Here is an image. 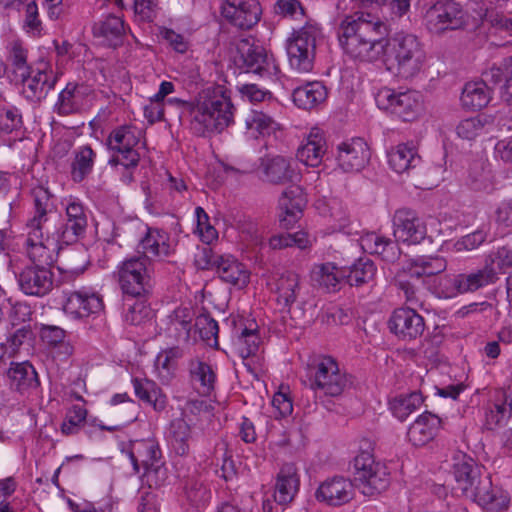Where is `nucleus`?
<instances>
[{"label": "nucleus", "mask_w": 512, "mask_h": 512, "mask_svg": "<svg viewBox=\"0 0 512 512\" xmlns=\"http://www.w3.org/2000/svg\"><path fill=\"white\" fill-rule=\"evenodd\" d=\"M195 312L191 307H178L170 315L169 331L179 342H189Z\"/></svg>", "instance_id": "obj_45"}, {"label": "nucleus", "mask_w": 512, "mask_h": 512, "mask_svg": "<svg viewBox=\"0 0 512 512\" xmlns=\"http://www.w3.org/2000/svg\"><path fill=\"white\" fill-rule=\"evenodd\" d=\"M370 159V149L362 138H351L336 147V162L344 172L362 170Z\"/></svg>", "instance_id": "obj_18"}, {"label": "nucleus", "mask_w": 512, "mask_h": 512, "mask_svg": "<svg viewBox=\"0 0 512 512\" xmlns=\"http://www.w3.org/2000/svg\"><path fill=\"white\" fill-rule=\"evenodd\" d=\"M512 407L503 403H494L486 409L484 427L487 430H495L503 426L511 415Z\"/></svg>", "instance_id": "obj_60"}, {"label": "nucleus", "mask_w": 512, "mask_h": 512, "mask_svg": "<svg viewBox=\"0 0 512 512\" xmlns=\"http://www.w3.org/2000/svg\"><path fill=\"white\" fill-rule=\"evenodd\" d=\"M87 216L84 207L77 199L70 198L66 204V223L58 229L62 235V242L70 245L85 233Z\"/></svg>", "instance_id": "obj_23"}, {"label": "nucleus", "mask_w": 512, "mask_h": 512, "mask_svg": "<svg viewBox=\"0 0 512 512\" xmlns=\"http://www.w3.org/2000/svg\"><path fill=\"white\" fill-rule=\"evenodd\" d=\"M168 439L175 454L179 456H187L189 454L192 429L183 416L175 418L170 422Z\"/></svg>", "instance_id": "obj_40"}, {"label": "nucleus", "mask_w": 512, "mask_h": 512, "mask_svg": "<svg viewBox=\"0 0 512 512\" xmlns=\"http://www.w3.org/2000/svg\"><path fill=\"white\" fill-rule=\"evenodd\" d=\"M22 28L30 37L39 38L44 34L43 22L40 19L38 5L35 1H30L25 6Z\"/></svg>", "instance_id": "obj_59"}, {"label": "nucleus", "mask_w": 512, "mask_h": 512, "mask_svg": "<svg viewBox=\"0 0 512 512\" xmlns=\"http://www.w3.org/2000/svg\"><path fill=\"white\" fill-rule=\"evenodd\" d=\"M488 512H498L508 507L509 498L503 491L492 485L488 475L482 476L464 495Z\"/></svg>", "instance_id": "obj_20"}, {"label": "nucleus", "mask_w": 512, "mask_h": 512, "mask_svg": "<svg viewBox=\"0 0 512 512\" xmlns=\"http://www.w3.org/2000/svg\"><path fill=\"white\" fill-rule=\"evenodd\" d=\"M381 57L386 69L402 80L418 76L427 62L423 43L416 35L406 32H397L387 38Z\"/></svg>", "instance_id": "obj_3"}, {"label": "nucleus", "mask_w": 512, "mask_h": 512, "mask_svg": "<svg viewBox=\"0 0 512 512\" xmlns=\"http://www.w3.org/2000/svg\"><path fill=\"white\" fill-rule=\"evenodd\" d=\"M390 331L402 341L410 342L419 338L425 329L424 318L414 309H395L388 321Z\"/></svg>", "instance_id": "obj_19"}, {"label": "nucleus", "mask_w": 512, "mask_h": 512, "mask_svg": "<svg viewBox=\"0 0 512 512\" xmlns=\"http://www.w3.org/2000/svg\"><path fill=\"white\" fill-rule=\"evenodd\" d=\"M453 474L463 496L482 477L481 468L474 459L462 453L454 457Z\"/></svg>", "instance_id": "obj_30"}, {"label": "nucleus", "mask_w": 512, "mask_h": 512, "mask_svg": "<svg viewBox=\"0 0 512 512\" xmlns=\"http://www.w3.org/2000/svg\"><path fill=\"white\" fill-rule=\"evenodd\" d=\"M488 236V230L485 228L477 229L476 231L467 234L460 239H458L455 243V249L458 252L461 251H472L478 248L481 244H483Z\"/></svg>", "instance_id": "obj_63"}, {"label": "nucleus", "mask_w": 512, "mask_h": 512, "mask_svg": "<svg viewBox=\"0 0 512 512\" xmlns=\"http://www.w3.org/2000/svg\"><path fill=\"white\" fill-rule=\"evenodd\" d=\"M234 111L231 98L222 87L206 88L189 105L190 129L202 137L220 134L233 124Z\"/></svg>", "instance_id": "obj_2"}, {"label": "nucleus", "mask_w": 512, "mask_h": 512, "mask_svg": "<svg viewBox=\"0 0 512 512\" xmlns=\"http://www.w3.org/2000/svg\"><path fill=\"white\" fill-rule=\"evenodd\" d=\"M259 344L260 338L256 323H251L249 327H244L235 342L237 351L243 358L244 365L250 372H253V369L248 359L256 356Z\"/></svg>", "instance_id": "obj_46"}, {"label": "nucleus", "mask_w": 512, "mask_h": 512, "mask_svg": "<svg viewBox=\"0 0 512 512\" xmlns=\"http://www.w3.org/2000/svg\"><path fill=\"white\" fill-rule=\"evenodd\" d=\"M468 15L462 6L454 1H438L429 7L424 15V25L433 34L440 35L449 30L464 28Z\"/></svg>", "instance_id": "obj_12"}, {"label": "nucleus", "mask_w": 512, "mask_h": 512, "mask_svg": "<svg viewBox=\"0 0 512 512\" xmlns=\"http://www.w3.org/2000/svg\"><path fill=\"white\" fill-rule=\"evenodd\" d=\"M307 199L303 189L298 185L286 188L278 201L279 222L283 228H292L303 215Z\"/></svg>", "instance_id": "obj_22"}, {"label": "nucleus", "mask_w": 512, "mask_h": 512, "mask_svg": "<svg viewBox=\"0 0 512 512\" xmlns=\"http://www.w3.org/2000/svg\"><path fill=\"white\" fill-rule=\"evenodd\" d=\"M46 265H36L24 269L18 277L20 288H50L52 273Z\"/></svg>", "instance_id": "obj_49"}, {"label": "nucleus", "mask_w": 512, "mask_h": 512, "mask_svg": "<svg viewBox=\"0 0 512 512\" xmlns=\"http://www.w3.org/2000/svg\"><path fill=\"white\" fill-rule=\"evenodd\" d=\"M149 290H123L122 302L126 310L125 319L132 325L140 324L149 316L150 310L146 305Z\"/></svg>", "instance_id": "obj_33"}, {"label": "nucleus", "mask_w": 512, "mask_h": 512, "mask_svg": "<svg viewBox=\"0 0 512 512\" xmlns=\"http://www.w3.org/2000/svg\"><path fill=\"white\" fill-rule=\"evenodd\" d=\"M247 132L252 137L270 135L277 129L274 119L262 111L253 110L245 119Z\"/></svg>", "instance_id": "obj_52"}, {"label": "nucleus", "mask_w": 512, "mask_h": 512, "mask_svg": "<svg viewBox=\"0 0 512 512\" xmlns=\"http://www.w3.org/2000/svg\"><path fill=\"white\" fill-rule=\"evenodd\" d=\"M299 483L296 466L284 464L276 477L274 500L281 505L290 503L298 492Z\"/></svg>", "instance_id": "obj_29"}, {"label": "nucleus", "mask_w": 512, "mask_h": 512, "mask_svg": "<svg viewBox=\"0 0 512 512\" xmlns=\"http://www.w3.org/2000/svg\"><path fill=\"white\" fill-rule=\"evenodd\" d=\"M117 277L121 288L151 285V276L146 267V260L142 257H133L122 262L118 267Z\"/></svg>", "instance_id": "obj_25"}, {"label": "nucleus", "mask_w": 512, "mask_h": 512, "mask_svg": "<svg viewBox=\"0 0 512 512\" xmlns=\"http://www.w3.org/2000/svg\"><path fill=\"white\" fill-rule=\"evenodd\" d=\"M102 307V300L98 295L95 293L87 295L79 290L72 292L63 305L65 312L78 317L88 316L101 310Z\"/></svg>", "instance_id": "obj_38"}, {"label": "nucleus", "mask_w": 512, "mask_h": 512, "mask_svg": "<svg viewBox=\"0 0 512 512\" xmlns=\"http://www.w3.org/2000/svg\"><path fill=\"white\" fill-rule=\"evenodd\" d=\"M446 269L441 257H420L402 264L395 272L392 284L399 288H416L419 285H436V275Z\"/></svg>", "instance_id": "obj_7"}, {"label": "nucleus", "mask_w": 512, "mask_h": 512, "mask_svg": "<svg viewBox=\"0 0 512 512\" xmlns=\"http://www.w3.org/2000/svg\"><path fill=\"white\" fill-rule=\"evenodd\" d=\"M88 88L84 85L68 83L59 93L55 105L59 115H70L82 110L87 104Z\"/></svg>", "instance_id": "obj_31"}, {"label": "nucleus", "mask_w": 512, "mask_h": 512, "mask_svg": "<svg viewBox=\"0 0 512 512\" xmlns=\"http://www.w3.org/2000/svg\"><path fill=\"white\" fill-rule=\"evenodd\" d=\"M292 96L295 105L308 110L326 100L327 89L321 82L313 81L295 88Z\"/></svg>", "instance_id": "obj_41"}, {"label": "nucleus", "mask_w": 512, "mask_h": 512, "mask_svg": "<svg viewBox=\"0 0 512 512\" xmlns=\"http://www.w3.org/2000/svg\"><path fill=\"white\" fill-rule=\"evenodd\" d=\"M264 179L273 184H285L293 181L297 173L291 167L290 160L283 156L267 157L261 161Z\"/></svg>", "instance_id": "obj_32"}, {"label": "nucleus", "mask_w": 512, "mask_h": 512, "mask_svg": "<svg viewBox=\"0 0 512 512\" xmlns=\"http://www.w3.org/2000/svg\"><path fill=\"white\" fill-rule=\"evenodd\" d=\"M184 355L183 350L178 347H170L162 350L155 359V369L162 381H169L176 368L177 361Z\"/></svg>", "instance_id": "obj_51"}, {"label": "nucleus", "mask_w": 512, "mask_h": 512, "mask_svg": "<svg viewBox=\"0 0 512 512\" xmlns=\"http://www.w3.org/2000/svg\"><path fill=\"white\" fill-rule=\"evenodd\" d=\"M63 245L57 226L26 224L25 253L35 265L52 264Z\"/></svg>", "instance_id": "obj_5"}, {"label": "nucleus", "mask_w": 512, "mask_h": 512, "mask_svg": "<svg viewBox=\"0 0 512 512\" xmlns=\"http://www.w3.org/2000/svg\"><path fill=\"white\" fill-rule=\"evenodd\" d=\"M374 98L379 109L403 121H413L422 112V96L417 91H400L382 87L376 92Z\"/></svg>", "instance_id": "obj_10"}, {"label": "nucleus", "mask_w": 512, "mask_h": 512, "mask_svg": "<svg viewBox=\"0 0 512 512\" xmlns=\"http://www.w3.org/2000/svg\"><path fill=\"white\" fill-rule=\"evenodd\" d=\"M420 162L421 158L413 143H400L388 153L389 166L398 174L408 173Z\"/></svg>", "instance_id": "obj_34"}, {"label": "nucleus", "mask_w": 512, "mask_h": 512, "mask_svg": "<svg viewBox=\"0 0 512 512\" xmlns=\"http://www.w3.org/2000/svg\"><path fill=\"white\" fill-rule=\"evenodd\" d=\"M135 395L143 402L151 405L155 411L166 408L167 397L162 389L152 380L134 377L132 379Z\"/></svg>", "instance_id": "obj_39"}, {"label": "nucleus", "mask_w": 512, "mask_h": 512, "mask_svg": "<svg viewBox=\"0 0 512 512\" xmlns=\"http://www.w3.org/2000/svg\"><path fill=\"white\" fill-rule=\"evenodd\" d=\"M392 224L396 242L417 244L426 237V225L412 209H397L394 212Z\"/></svg>", "instance_id": "obj_16"}, {"label": "nucleus", "mask_w": 512, "mask_h": 512, "mask_svg": "<svg viewBox=\"0 0 512 512\" xmlns=\"http://www.w3.org/2000/svg\"><path fill=\"white\" fill-rule=\"evenodd\" d=\"M359 242L366 253L377 255L386 262H394L400 256L397 243L378 233L367 232L360 237Z\"/></svg>", "instance_id": "obj_27"}, {"label": "nucleus", "mask_w": 512, "mask_h": 512, "mask_svg": "<svg viewBox=\"0 0 512 512\" xmlns=\"http://www.w3.org/2000/svg\"><path fill=\"white\" fill-rule=\"evenodd\" d=\"M316 499L331 507H340L354 497V484L343 476H334L323 481L316 493Z\"/></svg>", "instance_id": "obj_21"}, {"label": "nucleus", "mask_w": 512, "mask_h": 512, "mask_svg": "<svg viewBox=\"0 0 512 512\" xmlns=\"http://www.w3.org/2000/svg\"><path fill=\"white\" fill-rule=\"evenodd\" d=\"M484 77L493 84H501L502 98L512 104V57L504 59L499 65L491 66Z\"/></svg>", "instance_id": "obj_44"}, {"label": "nucleus", "mask_w": 512, "mask_h": 512, "mask_svg": "<svg viewBox=\"0 0 512 512\" xmlns=\"http://www.w3.org/2000/svg\"><path fill=\"white\" fill-rule=\"evenodd\" d=\"M498 280V274L488 258L485 266L470 274H459L455 278V288H482L494 285Z\"/></svg>", "instance_id": "obj_43"}, {"label": "nucleus", "mask_w": 512, "mask_h": 512, "mask_svg": "<svg viewBox=\"0 0 512 512\" xmlns=\"http://www.w3.org/2000/svg\"><path fill=\"white\" fill-rule=\"evenodd\" d=\"M345 279L346 270L332 262L314 264L309 273V283L315 288L342 287Z\"/></svg>", "instance_id": "obj_28"}, {"label": "nucleus", "mask_w": 512, "mask_h": 512, "mask_svg": "<svg viewBox=\"0 0 512 512\" xmlns=\"http://www.w3.org/2000/svg\"><path fill=\"white\" fill-rule=\"evenodd\" d=\"M7 376L11 388L21 393L39 386L38 375L28 362L12 363Z\"/></svg>", "instance_id": "obj_42"}, {"label": "nucleus", "mask_w": 512, "mask_h": 512, "mask_svg": "<svg viewBox=\"0 0 512 512\" xmlns=\"http://www.w3.org/2000/svg\"><path fill=\"white\" fill-rule=\"evenodd\" d=\"M440 427L441 419L426 411L409 426L407 438L414 446H424L434 439Z\"/></svg>", "instance_id": "obj_26"}, {"label": "nucleus", "mask_w": 512, "mask_h": 512, "mask_svg": "<svg viewBox=\"0 0 512 512\" xmlns=\"http://www.w3.org/2000/svg\"><path fill=\"white\" fill-rule=\"evenodd\" d=\"M383 21L369 13L357 12L346 17L340 26L339 42L346 54L360 61H375L385 51Z\"/></svg>", "instance_id": "obj_1"}, {"label": "nucleus", "mask_w": 512, "mask_h": 512, "mask_svg": "<svg viewBox=\"0 0 512 512\" xmlns=\"http://www.w3.org/2000/svg\"><path fill=\"white\" fill-rule=\"evenodd\" d=\"M222 281L232 286L244 288L248 285L250 273L247 268L233 256H223L217 266Z\"/></svg>", "instance_id": "obj_37"}, {"label": "nucleus", "mask_w": 512, "mask_h": 512, "mask_svg": "<svg viewBox=\"0 0 512 512\" xmlns=\"http://www.w3.org/2000/svg\"><path fill=\"white\" fill-rule=\"evenodd\" d=\"M423 400V396L420 392L399 395L390 401V409L396 418L400 421H404L412 412L422 405Z\"/></svg>", "instance_id": "obj_53"}, {"label": "nucleus", "mask_w": 512, "mask_h": 512, "mask_svg": "<svg viewBox=\"0 0 512 512\" xmlns=\"http://www.w3.org/2000/svg\"><path fill=\"white\" fill-rule=\"evenodd\" d=\"M33 336L30 324H23L21 327L16 329L7 339L5 344L2 346L9 349L10 354H14L18 351L19 347L26 341L31 339Z\"/></svg>", "instance_id": "obj_64"}, {"label": "nucleus", "mask_w": 512, "mask_h": 512, "mask_svg": "<svg viewBox=\"0 0 512 512\" xmlns=\"http://www.w3.org/2000/svg\"><path fill=\"white\" fill-rule=\"evenodd\" d=\"M22 83L24 97L33 102L44 99L57 82V76L47 63L30 68L23 76L16 77Z\"/></svg>", "instance_id": "obj_15"}, {"label": "nucleus", "mask_w": 512, "mask_h": 512, "mask_svg": "<svg viewBox=\"0 0 512 512\" xmlns=\"http://www.w3.org/2000/svg\"><path fill=\"white\" fill-rule=\"evenodd\" d=\"M376 274V266L369 259H360L348 271L346 270L345 285H369Z\"/></svg>", "instance_id": "obj_50"}, {"label": "nucleus", "mask_w": 512, "mask_h": 512, "mask_svg": "<svg viewBox=\"0 0 512 512\" xmlns=\"http://www.w3.org/2000/svg\"><path fill=\"white\" fill-rule=\"evenodd\" d=\"M125 34V25L121 17L109 15L93 26V35L100 43L116 47L122 43Z\"/></svg>", "instance_id": "obj_36"}, {"label": "nucleus", "mask_w": 512, "mask_h": 512, "mask_svg": "<svg viewBox=\"0 0 512 512\" xmlns=\"http://www.w3.org/2000/svg\"><path fill=\"white\" fill-rule=\"evenodd\" d=\"M7 49L9 53L8 61L13 67L15 78L23 76L24 73L31 68L27 63L28 49L19 39L10 41L7 45Z\"/></svg>", "instance_id": "obj_55"}, {"label": "nucleus", "mask_w": 512, "mask_h": 512, "mask_svg": "<svg viewBox=\"0 0 512 512\" xmlns=\"http://www.w3.org/2000/svg\"><path fill=\"white\" fill-rule=\"evenodd\" d=\"M320 36L317 25L306 24L295 31L287 43V55L292 69L307 73L313 69L316 40Z\"/></svg>", "instance_id": "obj_11"}, {"label": "nucleus", "mask_w": 512, "mask_h": 512, "mask_svg": "<svg viewBox=\"0 0 512 512\" xmlns=\"http://www.w3.org/2000/svg\"><path fill=\"white\" fill-rule=\"evenodd\" d=\"M488 125H490L488 117L477 115L461 120L456 126V133L459 138L471 141L484 134Z\"/></svg>", "instance_id": "obj_54"}, {"label": "nucleus", "mask_w": 512, "mask_h": 512, "mask_svg": "<svg viewBox=\"0 0 512 512\" xmlns=\"http://www.w3.org/2000/svg\"><path fill=\"white\" fill-rule=\"evenodd\" d=\"M327 151L323 130L318 127L310 129L297 149V159L306 166L318 167Z\"/></svg>", "instance_id": "obj_24"}, {"label": "nucleus", "mask_w": 512, "mask_h": 512, "mask_svg": "<svg viewBox=\"0 0 512 512\" xmlns=\"http://www.w3.org/2000/svg\"><path fill=\"white\" fill-rule=\"evenodd\" d=\"M122 452L129 457L136 474L140 473L141 467L144 469V475L152 472L158 474L161 471V449L154 439L132 441L127 449H122Z\"/></svg>", "instance_id": "obj_14"}, {"label": "nucleus", "mask_w": 512, "mask_h": 512, "mask_svg": "<svg viewBox=\"0 0 512 512\" xmlns=\"http://www.w3.org/2000/svg\"><path fill=\"white\" fill-rule=\"evenodd\" d=\"M118 235L128 243L137 242L139 253L143 258L164 261L175 253V245L168 232L157 227H150L144 222L133 219L117 227Z\"/></svg>", "instance_id": "obj_4"}, {"label": "nucleus", "mask_w": 512, "mask_h": 512, "mask_svg": "<svg viewBox=\"0 0 512 512\" xmlns=\"http://www.w3.org/2000/svg\"><path fill=\"white\" fill-rule=\"evenodd\" d=\"M234 63L245 73H253L273 82L280 79L281 70L274 56L249 39L237 42Z\"/></svg>", "instance_id": "obj_6"}, {"label": "nucleus", "mask_w": 512, "mask_h": 512, "mask_svg": "<svg viewBox=\"0 0 512 512\" xmlns=\"http://www.w3.org/2000/svg\"><path fill=\"white\" fill-rule=\"evenodd\" d=\"M492 99V90L483 80L467 82L460 96L464 109L476 111L486 107Z\"/></svg>", "instance_id": "obj_35"}, {"label": "nucleus", "mask_w": 512, "mask_h": 512, "mask_svg": "<svg viewBox=\"0 0 512 512\" xmlns=\"http://www.w3.org/2000/svg\"><path fill=\"white\" fill-rule=\"evenodd\" d=\"M87 417V410L83 405H73L67 412L61 425V431L65 435L78 433Z\"/></svg>", "instance_id": "obj_61"}, {"label": "nucleus", "mask_w": 512, "mask_h": 512, "mask_svg": "<svg viewBox=\"0 0 512 512\" xmlns=\"http://www.w3.org/2000/svg\"><path fill=\"white\" fill-rule=\"evenodd\" d=\"M195 218L197 223V231L205 243H211L217 239L218 233L216 229L210 224L209 216L202 207H196Z\"/></svg>", "instance_id": "obj_62"}, {"label": "nucleus", "mask_w": 512, "mask_h": 512, "mask_svg": "<svg viewBox=\"0 0 512 512\" xmlns=\"http://www.w3.org/2000/svg\"><path fill=\"white\" fill-rule=\"evenodd\" d=\"M71 177L74 182H82L93 170L96 153L91 146L82 145L73 151Z\"/></svg>", "instance_id": "obj_47"}, {"label": "nucleus", "mask_w": 512, "mask_h": 512, "mask_svg": "<svg viewBox=\"0 0 512 512\" xmlns=\"http://www.w3.org/2000/svg\"><path fill=\"white\" fill-rule=\"evenodd\" d=\"M347 375L340 371L337 362L332 357L321 358L316 366L311 389L320 390L327 396L337 397L349 386Z\"/></svg>", "instance_id": "obj_13"}, {"label": "nucleus", "mask_w": 512, "mask_h": 512, "mask_svg": "<svg viewBox=\"0 0 512 512\" xmlns=\"http://www.w3.org/2000/svg\"><path fill=\"white\" fill-rule=\"evenodd\" d=\"M35 213L27 224H51L48 217V211L51 207L50 194L47 189L38 187L33 190Z\"/></svg>", "instance_id": "obj_56"}, {"label": "nucleus", "mask_w": 512, "mask_h": 512, "mask_svg": "<svg viewBox=\"0 0 512 512\" xmlns=\"http://www.w3.org/2000/svg\"><path fill=\"white\" fill-rule=\"evenodd\" d=\"M354 481L364 495L373 496L385 491L390 483L387 468L375 461L369 451H360L353 460Z\"/></svg>", "instance_id": "obj_9"}, {"label": "nucleus", "mask_w": 512, "mask_h": 512, "mask_svg": "<svg viewBox=\"0 0 512 512\" xmlns=\"http://www.w3.org/2000/svg\"><path fill=\"white\" fill-rule=\"evenodd\" d=\"M189 371L194 383H199V392L210 394L214 389L216 375L212 367L203 361L194 359L189 362Z\"/></svg>", "instance_id": "obj_48"}, {"label": "nucleus", "mask_w": 512, "mask_h": 512, "mask_svg": "<svg viewBox=\"0 0 512 512\" xmlns=\"http://www.w3.org/2000/svg\"><path fill=\"white\" fill-rule=\"evenodd\" d=\"M22 126V114L17 107L0 105V134H12L19 131Z\"/></svg>", "instance_id": "obj_58"}, {"label": "nucleus", "mask_w": 512, "mask_h": 512, "mask_svg": "<svg viewBox=\"0 0 512 512\" xmlns=\"http://www.w3.org/2000/svg\"><path fill=\"white\" fill-rule=\"evenodd\" d=\"M195 331L198 332L201 340L211 347L218 346L219 327L216 320L208 314H201L195 318Z\"/></svg>", "instance_id": "obj_57"}, {"label": "nucleus", "mask_w": 512, "mask_h": 512, "mask_svg": "<svg viewBox=\"0 0 512 512\" xmlns=\"http://www.w3.org/2000/svg\"><path fill=\"white\" fill-rule=\"evenodd\" d=\"M141 138L142 131L135 125L125 124L113 129L107 138V146L113 152L108 164L121 165L127 169L135 168L140 160L136 147Z\"/></svg>", "instance_id": "obj_8"}, {"label": "nucleus", "mask_w": 512, "mask_h": 512, "mask_svg": "<svg viewBox=\"0 0 512 512\" xmlns=\"http://www.w3.org/2000/svg\"><path fill=\"white\" fill-rule=\"evenodd\" d=\"M261 6L257 0H223L222 16L240 29H250L261 17Z\"/></svg>", "instance_id": "obj_17"}]
</instances>
